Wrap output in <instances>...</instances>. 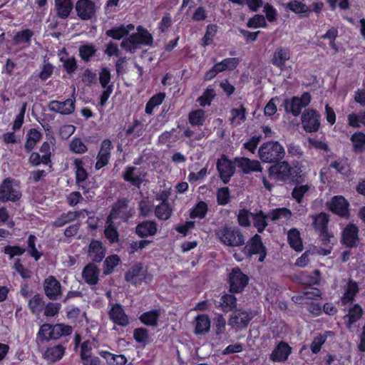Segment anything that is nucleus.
Returning a JSON list of instances; mask_svg holds the SVG:
<instances>
[{
	"instance_id": "nucleus-1",
	"label": "nucleus",
	"mask_w": 365,
	"mask_h": 365,
	"mask_svg": "<svg viewBox=\"0 0 365 365\" xmlns=\"http://www.w3.org/2000/svg\"><path fill=\"white\" fill-rule=\"evenodd\" d=\"M267 172L271 180L291 185L303 183L307 178L306 168L299 160H293L290 164L281 160L272 164Z\"/></svg>"
},
{
	"instance_id": "nucleus-2",
	"label": "nucleus",
	"mask_w": 365,
	"mask_h": 365,
	"mask_svg": "<svg viewBox=\"0 0 365 365\" xmlns=\"http://www.w3.org/2000/svg\"><path fill=\"white\" fill-rule=\"evenodd\" d=\"M258 155L262 162L273 164L285 156L284 147L277 140L263 143L258 150Z\"/></svg>"
},
{
	"instance_id": "nucleus-3",
	"label": "nucleus",
	"mask_w": 365,
	"mask_h": 365,
	"mask_svg": "<svg viewBox=\"0 0 365 365\" xmlns=\"http://www.w3.org/2000/svg\"><path fill=\"white\" fill-rule=\"evenodd\" d=\"M220 241L229 247H239L244 244L245 238L240 230L225 225L215 231Z\"/></svg>"
},
{
	"instance_id": "nucleus-4",
	"label": "nucleus",
	"mask_w": 365,
	"mask_h": 365,
	"mask_svg": "<svg viewBox=\"0 0 365 365\" xmlns=\"http://www.w3.org/2000/svg\"><path fill=\"white\" fill-rule=\"evenodd\" d=\"M22 197L20 182L11 178H5L0 185V202H16Z\"/></svg>"
},
{
	"instance_id": "nucleus-5",
	"label": "nucleus",
	"mask_w": 365,
	"mask_h": 365,
	"mask_svg": "<svg viewBox=\"0 0 365 365\" xmlns=\"http://www.w3.org/2000/svg\"><path fill=\"white\" fill-rule=\"evenodd\" d=\"M312 96L309 92H304L300 97L293 96L290 99L284 100L283 106L287 113H292L297 117L300 115L302 110L309 105Z\"/></svg>"
},
{
	"instance_id": "nucleus-6",
	"label": "nucleus",
	"mask_w": 365,
	"mask_h": 365,
	"mask_svg": "<svg viewBox=\"0 0 365 365\" xmlns=\"http://www.w3.org/2000/svg\"><path fill=\"white\" fill-rule=\"evenodd\" d=\"M227 283L230 293H242L249 283V277L239 267H234L229 274Z\"/></svg>"
},
{
	"instance_id": "nucleus-7",
	"label": "nucleus",
	"mask_w": 365,
	"mask_h": 365,
	"mask_svg": "<svg viewBox=\"0 0 365 365\" xmlns=\"http://www.w3.org/2000/svg\"><path fill=\"white\" fill-rule=\"evenodd\" d=\"M245 252L249 257L258 255V261L264 262L267 256V248L264 245L262 237L259 235L255 234L250 239L245 247Z\"/></svg>"
},
{
	"instance_id": "nucleus-8",
	"label": "nucleus",
	"mask_w": 365,
	"mask_h": 365,
	"mask_svg": "<svg viewBox=\"0 0 365 365\" xmlns=\"http://www.w3.org/2000/svg\"><path fill=\"white\" fill-rule=\"evenodd\" d=\"M321 115L313 108L306 109L302 114L301 120L303 129L307 133H315L320 128Z\"/></svg>"
},
{
	"instance_id": "nucleus-9",
	"label": "nucleus",
	"mask_w": 365,
	"mask_h": 365,
	"mask_svg": "<svg viewBox=\"0 0 365 365\" xmlns=\"http://www.w3.org/2000/svg\"><path fill=\"white\" fill-rule=\"evenodd\" d=\"M349 206V202L342 195L334 196L328 203V208L332 213L344 218L350 215Z\"/></svg>"
},
{
	"instance_id": "nucleus-10",
	"label": "nucleus",
	"mask_w": 365,
	"mask_h": 365,
	"mask_svg": "<svg viewBox=\"0 0 365 365\" xmlns=\"http://www.w3.org/2000/svg\"><path fill=\"white\" fill-rule=\"evenodd\" d=\"M219 176L224 184L230 182L235 172L234 163L225 155L217 160L216 164Z\"/></svg>"
},
{
	"instance_id": "nucleus-11",
	"label": "nucleus",
	"mask_w": 365,
	"mask_h": 365,
	"mask_svg": "<svg viewBox=\"0 0 365 365\" xmlns=\"http://www.w3.org/2000/svg\"><path fill=\"white\" fill-rule=\"evenodd\" d=\"M113 148L111 140L108 138L102 140L99 151L96 156L95 169L98 170L108 165L111 158V151Z\"/></svg>"
},
{
	"instance_id": "nucleus-12",
	"label": "nucleus",
	"mask_w": 365,
	"mask_h": 365,
	"mask_svg": "<svg viewBox=\"0 0 365 365\" xmlns=\"http://www.w3.org/2000/svg\"><path fill=\"white\" fill-rule=\"evenodd\" d=\"M75 9L80 19L88 21L96 16L97 8L96 3L92 0H78Z\"/></svg>"
},
{
	"instance_id": "nucleus-13",
	"label": "nucleus",
	"mask_w": 365,
	"mask_h": 365,
	"mask_svg": "<svg viewBox=\"0 0 365 365\" xmlns=\"http://www.w3.org/2000/svg\"><path fill=\"white\" fill-rule=\"evenodd\" d=\"M359 228L356 225L348 224L341 232V244L348 248L357 247L359 242Z\"/></svg>"
},
{
	"instance_id": "nucleus-14",
	"label": "nucleus",
	"mask_w": 365,
	"mask_h": 365,
	"mask_svg": "<svg viewBox=\"0 0 365 365\" xmlns=\"http://www.w3.org/2000/svg\"><path fill=\"white\" fill-rule=\"evenodd\" d=\"M75 103V98H68L63 101L53 100L48 103V108L50 111L57 113L63 115H68L74 112L76 108Z\"/></svg>"
},
{
	"instance_id": "nucleus-15",
	"label": "nucleus",
	"mask_w": 365,
	"mask_h": 365,
	"mask_svg": "<svg viewBox=\"0 0 365 365\" xmlns=\"http://www.w3.org/2000/svg\"><path fill=\"white\" fill-rule=\"evenodd\" d=\"M88 256L96 263L101 262L106 254V247L99 240L92 239L88 246Z\"/></svg>"
},
{
	"instance_id": "nucleus-16",
	"label": "nucleus",
	"mask_w": 365,
	"mask_h": 365,
	"mask_svg": "<svg viewBox=\"0 0 365 365\" xmlns=\"http://www.w3.org/2000/svg\"><path fill=\"white\" fill-rule=\"evenodd\" d=\"M43 289L46 296L51 300H56L62 294L61 284L53 276L45 279Z\"/></svg>"
},
{
	"instance_id": "nucleus-17",
	"label": "nucleus",
	"mask_w": 365,
	"mask_h": 365,
	"mask_svg": "<svg viewBox=\"0 0 365 365\" xmlns=\"http://www.w3.org/2000/svg\"><path fill=\"white\" fill-rule=\"evenodd\" d=\"M108 317L110 321L118 326L124 327L129 324L128 316L120 304L115 303L112 305L108 311Z\"/></svg>"
},
{
	"instance_id": "nucleus-18",
	"label": "nucleus",
	"mask_w": 365,
	"mask_h": 365,
	"mask_svg": "<svg viewBox=\"0 0 365 365\" xmlns=\"http://www.w3.org/2000/svg\"><path fill=\"white\" fill-rule=\"evenodd\" d=\"M135 232L142 239L154 236L158 232V224L155 220H143L137 224Z\"/></svg>"
},
{
	"instance_id": "nucleus-19",
	"label": "nucleus",
	"mask_w": 365,
	"mask_h": 365,
	"mask_svg": "<svg viewBox=\"0 0 365 365\" xmlns=\"http://www.w3.org/2000/svg\"><path fill=\"white\" fill-rule=\"evenodd\" d=\"M292 353V347L285 341H279L272 350L269 359L274 362L286 361Z\"/></svg>"
},
{
	"instance_id": "nucleus-20",
	"label": "nucleus",
	"mask_w": 365,
	"mask_h": 365,
	"mask_svg": "<svg viewBox=\"0 0 365 365\" xmlns=\"http://www.w3.org/2000/svg\"><path fill=\"white\" fill-rule=\"evenodd\" d=\"M142 263H136L133 264L125 273V280L137 287L143 282L145 279V274H143Z\"/></svg>"
},
{
	"instance_id": "nucleus-21",
	"label": "nucleus",
	"mask_w": 365,
	"mask_h": 365,
	"mask_svg": "<svg viewBox=\"0 0 365 365\" xmlns=\"http://www.w3.org/2000/svg\"><path fill=\"white\" fill-rule=\"evenodd\" d=\"M290 57L291 51L289 48L280 46L274 51L271 63L273 66L283 71L285 68L286 62L290 59Z\"/></svg>"
},
{
	"instance_id": "nucleus-22",
	"label": "nucleus",
	"mask_w": 365,
	"mask_h": 365,
	"mask_svg": "<svg viewBox=\"0 0 365 365\" xmlns=\"http://www.w3.org/2000/svg\"><path fill=\"white\" fill-rule=\"evenodd\" d=\"M130 42L138 48L140 45L150 46L153 42V38L148 31L142 26L137 27V32L130 35Z\"/></svg>"
},
{
	"instance_id": "nucleus-23",
	"label": "nucleus",
	"mask_w": 365,
	"mask_h": 365,
	"mask_svg": "<svg viewBox=\"0 0 365 365\" xmlns=\"http://www.w3.org/2000/svg\"><path fill=\"white\" fill-rule=\"evenodd\" d=\"M66 349V347L63 344H50L43 353V358L50 362L55 363L63 357Z\"/></svg>"
},
{
	"instance_id": "nucleus-24",
	"label": "nucleus",
	"mask_w": 365,
	"mask_h": 365,
	"mask_svg": "<svg viewBox=\"0 0 365 365\" xmlns=\"http://www.w3.org/2000/svg\"><path fill=\"white\" fill-rule=\"evenodd\" d=\"M237 163V167L244 174H250L254 172H262V167L260 163L257 160H251L247 157L235 158Z\"/></svg>"
},
{
	"instance_id": "nucleus-25",
	"label": "nucleus",
	"mask_w": 365,
	"mask_h": 365,
	"mask_svg": "<svg viewBox=\"0 0 365 365\" xmlns=\"http://www.w3.org/2000/svg\"><path fill=\"white\" fill-rule=\"evenodd\" d=\"M252 317L245 311L238 310L233 313L229 319V324L235 329H242L247 327Z\"/></svg>"
},
{
	"instance_id": "nucleus-26",
	"label": "nucleus",
	"mask_w": 365,
	"mask_h": 365,
	"mask_svg": "<svg viewBox=\"0 0 365 365\" xmlns=\"http://www.w3.org/2000/svg\"><path fill=\"white\" fill-rule=\"evenodd\" d=\"M364 314L362 307L358 304H354L348 310V313L344 317L346 328L350 329L355 323L361 319Z\"/></svg>"
},
{
	"instance_id": "nucleus-27",
	"label": "nucleus",
	"mask_w": 365,
	"mask_h": 365,
	"mask_svg": "<svg viewBox=\"0 0 365 365\" xmlns=\"http://www.w3.org/2000/svg\"><path fill=\"white\" fill-rule=\"evenodd\" d=\"M128 202V200L125 197L118 199L113 204L110 212L113 213L115 216L123 221H127L130 217L127 212Z\"/></svg>"
},
{
	"instance_id": "nucleus-28",
	"label": "nucleus",
	"mask_w": 365,
	"mask_h": 365,
	"mask_svg": "<svg viewBox=\"0 0 365 365\" xmlns=\"http://www.w3.org/2000/svg\"><path fill=\"white\" fill-rule=\"evenodd\" d=\"M100 270L93 263L86 264L82 272V277L86 283L89 285H96L99 281Z\"/></svg>"
},
{
	"instance_id": "nucleus-29",
	"label": "nucleus",
	"mask_w": 365,
	"mask_h": 365,
	"mask_svg": "<svg viewBox=\"0 0 365 365\" xmlns=\"http://www.w3.org/2000/svg\"><path fill=\"white\" fill-rule=\"evenodd\" d=\"M83 212L88 213V210H86L78 211L69 210L67 212H63L52 222V225L55 227H61L66 224L71 223L77 220Z\"/></svg>"
},
{
	"instance_id": "nucleus-30",
	"label": "nucleus",
	"mask_w": 365,
	"mask_h": 365,
	"mask_svg": "<svg viewBox=\"0 0 365 365\" xmlns=\"http://www.w3.org/2000/svg\"><path fill=\"white\" fill-rule=\"evenodd\" d=\"M287 242L289 247L297 252H302L304 249L300 232L297 228H291L287 232Z\"/></svg>"
},
{
	"instance_id": "nucleus-31",
	"label": "nucleus",
	"mask_w": 365,
	"mask_h": 365,
	"mask_svg": "<svg viewBox=\"0 0 365 365\" xmlns=\"http://www.w3.org/2000/svg\"><path fill=\"white\" fill-rule=\"evenodd\" d=\"M168 195L161 196L162 202L157 205L155 209V216L160 220H168L173 214V209L170 203L167 200Z\"/></svg>"
},
{
	"instance_id": "nucleus-32",
	"label": "nucleus",
	"mask_w": 365,
	"mask_h": 365,
	"mask_svg": "<svg viewBox=\"0 0 365 365\" xmlns=\"http://www.w3.org/2000/svg\"><path fill=\"white\" fill-rule=\"evenodd\" d=\"M56 15L62 19H67L73 9L72 0H54Z\"/></svg>"
},
{
	"instance_id": "nucleus-33",
	"label": "nucleus",
	"mask_w": 365,
	"mask_h": 365,
	"mask_svg": "<svg viewBox=\"0 0 365 365\" xmlns=\"http://www.w3.org/2000/svg\"><path fill=\"white\" fill-rule=\"evenodd\" d=\"M359 292L358 283L353 279H349L346 284V288L341 299L342 304L346 305L354 302L355 297Z\"/></svg>"
},
{
	"instance_id": "nucleus-34",
	"label": "nucleus",
	"mask_w": 365,
	"mask_h": 365,
	"mask_svg": "<svg viewBox=\"0 0 365 365\" xmlns=\"http://www.w3.org/2000/svg\"><path fill=\"white\" fill-rule=\"evenodd\" d=\"M329 167L334 169L341 175L346 177H349L352 174L351 165L349 162V159L346 158H339L332 161L330 163Z\"/></svg>"
},
{
	"instance_id": "nucleus-35",
	"label": "nucleus",
	"mask_w": 365,
	"mask_h": 365,
	"mask_svg": "<svg viewBox=\"0 0 365 365\" xmlns=\"http://www.w3.org/2000/svg\"><path fill=\"white\" fill-rule=\"evenodd\" d=\"M42 134L36 128H31L28 130L26 135V142L24 150L26 153H30L36 147L37 143L41 139Z\"/></svg>"
},
{
	"instance_id": "nucleus-36",
	"label": "nucleus",
	"mask_w": 365,
	"mask_h": 365,
	"mask_svg": "<svg viewBox=\"0 0 365 365\" xmlns=\"http://www.w3.org/2000/svg\"><path fill=\"white\" fill-rule=\"evenodd\" d=\"M210 319L207 314H200L195 317V334L200 335L210 331Z\"/></svg>"
},
{
	"instance_id": "nucleus-37",
	"label": "nucleus",
	"mask_w": 365,
	"mask_h": 365,
	"mask_svg": "<svg viewBox=\"0 0 365 365\" xmlns=\"http://www.w3.org/2000/svg\"><path fill=\"white\" fill-rule=\"evenodd\" d=\"M350 140L354 153L361 154L365 152V133L361 131H356L351 135Z\"/></svg>"
},
{
	"instance_id": "nucleus-38",
	"label": "nucleus",
	"mask_w": 365,
	"mask_h": 365,
	"mask_svg": "<svg viewBox=\"0 0 365 365\" xmlns=\"http://www.w3.org/2000/svg\"><path fill=\"white\" fill-rule=\"evenodd\" d=\"M160 316V310L155 309L143 312L139 317V320L145 326L156 327L158 325Z\"/></svg>"
},
{
	"instance_id": "nucleus-39",
	"label": "nucleus",
	"mask_w": 365,
	"mask_h": 365,
	"mask_svg": "<svg viewBox=\"0 0 365 365\" xmlns=\"http://www.w3.org/2000/svg\"><path fill=\"white\" fill-rule=\"evenodd\" d=\"M233 294H224L220 297V307L223 312L233 311L237 307V299Z\"/></svg>"
},
{
	"instance_id": "nucleus-40",
	"label": "nucleus",
	"mask_w": 365,
	"mask_h": 365,
	"mask_svg": "<svg viewBox=\"0 0 365 365\" xmlns=\"http://www.w3.org/2000/svg\"><path fill=\"white\" fill-rule=\"evenodd\" d=\"M253 226L257 229L259 233H262L268 225V216L262 210H259L252 214Z\"/></svg>"
},
{
	"instance_id": "nucleus-41",
	"label": "nucleus",
	"mask_w": 365,
	"mask_h": 365,
	"mask_svg": "<svg viewBox=\"0 0 365 365\" xmlns=\"http://www.w3.org/2000/svg\"><path fill=\"white\" fill-rule=\"evenodd\" d=\"M136 168L134 166H127L122 175V178L126 182H130L133 186L140 187L143 183V178L140 175H134Z\"/></svg>"
},
{
	"instance_id": "nucleus-42",
	"label": "nucleus",
	"mask_w": 365,
	"mask_h": 365,
	"mask_svg": "<svg viewBox=\"0 0 365 365\" xmlns=\"http://www.w3.org/2000/svg\"><path fill=\"white\" fill-rule=\"evenodd\" d=\"M44 304L43 297L39 294H36L29 299L28 307L33 314L38 316L43 310Z\"/></svg>"
},
{
	"instance_id": "nucleus-43",
	"label": "nucleus",
	"mask_w": 365,
	"mask_h": 365,
	"mask_svg": "<svg viewBox=\"0 0 365 365\" xmlns=\"http://www.w3.org/2000/svg\"><path fill=\"white\" fill-rule=\"evenodd\" d=\"M287 9L296 14L300 15L301 17H307L309 16L308 6L297 0H292L287 4Z\"/></svg>"
},
{
	"instance_id": "nucleus-44",
	"label": "nucleus",
	"mask_w": 365,
	"mask_h": 365,
	"mask_svg": "<svg viewBox=\"0 0 365 365\" xmlns=\"http://www.w3.org/2000/svg\"><path fill=\"white\" fill-rule=\"evenodd\" d=\"M205 120V111L202 109L191 110L188 114V121L192 126H202Z\"/></svg>"
},
{
	"instance_id": "nucleus-45",
	"label": "nucleus",
	"mask_w": 365,
	"mask_h": 365,
	"mask_svg": "<svg viewBox=\"0 0 365 365\" xmlns=\"http://www.w3.org/2000/svg\"><path fill=\"white\" fill-rule=\"evenodd\" d=\"M313 218V227L314 230L319 232L323 230L328 228V224L329 222V215L325 212H320L312 216Z\"/></svg>"
},
{
	"instance_id": "nucleus-46",
	"label": "nucleus",
	"mask_w": 365,
	"mask_h": 365,
	"mask_svg": "<svg viewBox=\"0 0 365 365\" xmlns=\"http://www.w3.org/2000/svg\"><path fill=\"white\" fill-rule=\"evenodd\" d=\"M165 93L163 92H159L153 95L147 102L145 105V111L147 114L151 115L153 112L154 108L156 106H160L163 103L165 98Z\"/></svg>"
},
{
	"instance_id": "nucleus-47",
	"label": "nucleus",
	"mask_w": 365,
	"mask_h": 365,
	"mask_svg": "<svg viewBox=\"0 0 365 365\" xmlns=\"http://www.w3.org/2000/svg\"><path fill=\"white\" fill-rule=\"evenodd\" d=\"M121 260L118 255H111L108 256L103 262V274L109 275L113 273L115 267H117Z\"/></svg>"
},
{
	"instance_id": "nucleus-48",
	"label": "nucleus",
	"mask_w": 365,
	"mask_h": 365,
	"mask_svg": "<svg viewBox=\"0 0 365 365\" xmlns=\"http://www.w3.org/2000/svg\"><path fill=\"white\" fill-rule=\"evenodd\" d=\"M34 35V33L33 31L29 29H25L17 31L13 37V41L16 44H30Z\"/></svg>"
},
{
	"instance_id": "nucleus-49",
	"label": "nucleus",
	"mask_w": 365,
	"mask_h": 365,
	"mask_svg": "<svg viewBox=\"0 0 365 365\" xmlns=\"http://www.w3.org/2000/svg\"><path fill=\"white\" fill-rule=\"evenodd\" d=\"M311 189V185L309 184L295 185L291 192L292 198L298 203L301 204L303 201L304 195L308 192Z\"/></svg>"
},
{
	"instance_id": "nucleus-50",
	"label": "nucleus",
	"mask_w": 365,
	"mask_h": 365,
	"mask_svg": "<svg viewBox=\"0 0 365 365\" xmlns=\"http://www.w3.org/2000/svg\"><path fill=\"white\" fill-rule=\"evenodd\" d=\"M74 165L76 168V182L80 185L88 178V174L83 167L84 163L81 159L76 158L74 160Z\"/></svg>"
},
{
	"instance_id": "nucleus-51",
	"label": "nucleus",
	"mask_w": 365,
	"mask_h": 365,
	"mask_svg": "<svg viewBox=\"0 0 365 365\" xmlns=\"http://www.w3.org/2000/svg\"><path fill=\"white\" fill-rule=\"evenodd\" d=\"M79 56L84 62H89L97 52L96 46L93 44L81 45L79 48Z\"/></svg>"
},
{
	"instance_id": "nucleus-52",
	"label": "nucleus",
	"mask_w": 365,
	"mask_h": 365,
	"mask_svg": "<svg viewBox=\"0 0 365 365\" xmlns=\"http://www.w3.org/2000/svg\"><path fill=\"white\" fill-rule=\"evenodd\" d=\"M218 26L216 24H208L204 36L202 38V46H207L213 43L217 34Z\"/></svg>"
},
{
	"instance_id": "nucleus-53",
	"label": "nucleus",
	"mask_w": 365,
	"mask_h": 365,
	"mask_svg": "<svg viewBox=\"0 0 365 365\" xmlns=\"http://www.w3.org/2000/svg\"><path fill=\"white\" fill-rule=\"evenodd\" d=\"M292 215V212L289 208L279 207L271 210L267 216L272 221H277L282 217L289 220Z\"/></svg>"
},
{
	"instance_id": "nucleus-54",
	"label": "nucleus",
	"mask_w": 365,
	"mask_h": 365,
	"mask_svg": "<svg viewBox=\"0 0 365 365\" xmlns=\"http://www.w3.org/2000/svg\"><path fill=\"white\" fill-rule=\"evenodd\" d=\"M207 211V204L204 201H200L191 210L190 217L192 219H203L206 216Z\"/></svg>"
},
{
	"instance_id": "nucleus-55",
	"label": "nucleus",
	"mask_w": 365,
	"mask_h": 365,
	"mask_svg": "<svg viewBox=\"0 0 365 365\" xmlns=\"http://www.w3.org/2000/svg\"><path fill=\"white\" fill-rule=\"evenodd\" d=\"M246 26L250 29L267 28V24L262 14H255L248 19Z\"/></svg>"
},
{
	"instance_id": "nucleus-56",
	"label": "nucleus",
	"mask_w": 365,
	"mask_h": 365,
	"mask_svg": "<svg viewBox=\"0 0 365 365\" xmlns=\"http://www.w3.org/2000/svg\"><path fill=\"white\" fill-rule=\"evenodd\" d=\"M215 96V91L212 88L207 87L202 95L198 97L197 101L199 103L200 106L202 107L210 106Z\"/></svg>"
},
{
	"instance_id": "nucleus-57",
	"label": "nucleus",
	"mask_w": 365,
	"mask_h": 365,
	"mask_svg": "<svg viewBox=\"0 0 365 365\" xmlns=\"http://www.w3.org/2000/svg\"><path fill=\"white\" fill-rule=\"evenodd\" d=\"M36 237L34 235H30L27 240L28 252L29 255L36 260L38 261L43 254L36 247Z\"/></svg>"
},
{
	"instance_id": "nucleus-58",
	"label": "nucleus",
	"mask_w": 365,
	"mask_h": 365,
	"mask_svg": "<svg viewBox=\"0 0 365 365\" xmlns=\"http://www.w3.org/2000/svg\"><path fill=\"white\" fill-rule=\"evenodd\" d=\"M217 202L219 205H226L230 201V191L228 187H220L217 190Z\"/></svg>"
},
{
	"instance_id": "nucleus-59",
	"label": "nucleus",
	"mask_w": 365,
	"mask_h": 365,
	"mask_svg": "<svg viewBox=\"0 0 365 365\" xmlns=\"http://www.w3.org/2000/svg\"><path fill=\"white\" fill-rule=\"evenodd\" d=\"M133 339L137 343L145 345L149 339L148 330L144 327L135 329L133 331Z\"/></svg>"
},
{
	"instance_id": "nucleus-60",
	"label": "nucleus",
	"mask_w": 365,
	"mask_h": 365,
	"mask_svg": "<svg viewBox=\"0 0 365 365\" xmlns=\"http://www.w3.org/2000/svg\"><path fill=\"white\" fill-rule=\"evenodd\" d=\"M106 34L115 40H120L128 34V31L123 25H121L107 30Z\"/></svg>"
},
{
	"instance_id": "nucleus-61",
	"label": "nucleus",
	"mask_w": 365,
	"mask_h": 365,
	"mask_svg": "<svg viewBox=\"0 0 365 365\" xmlns=\"http://www.w3.org/2000/svg\"><path fill=\"white\" fill-rule=\"evenodd\" d=\"M141 126V122L138 119H134L132 124L125 129V136L128 137L133 135V138H138L143 135V130Z\"/></svg>"
},
{
	"instance_id": "nucleus-62",
	"label": "nucleus",
	"mask_w": 365,
	"mask_h": 365,
	"mask_svg": "<svg viewBox=\"0 0 365 365\" xmlns=\"http://www.w3.org/2000/svg\"><path fill=\"white\" fill-rule=\"evenodd\" d=\"M70 150L74 153L83 154L88 150L86 144L79 138H73L69 145Z\"/></svg>"
},
{
	"instance_id": "nucleus-63",
	"label": "nucleus",
	"mask_w": 365,
	"mask_h": 365,
	"mask_svg": "<svg viewBox=\"0 0 365 365\" xmlns=\"http://www.w3.org/2000/svg\"><path fill=\"white\" fill-rule=\"evenodd\" d=\"M60 61L63 63V68L68 74L73 73L78 68L77 61L74 56L66 59L61 57L60 58Z\"/></svg>"
},
{
	"instance_id": "nucleus-64",
	"label": "nucleus",
	"mask_w": 365,
	"mask_h": 365,
	"mask_svg": "<svg viewBox=\"0 0 365 365\" xmlns=\"http://www.w3.org/2000/svg\"><path fill=\"white\" fill-rule=\"evenodd\" d=\"M103 234L110 245L118 243L120 240L119 232L116 227H105Z\"/></svg>"
}]
</instances>
